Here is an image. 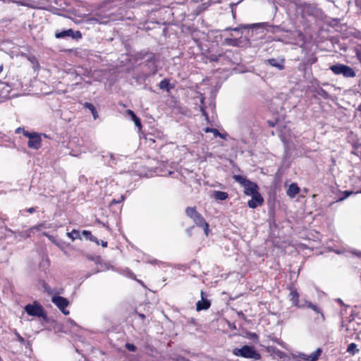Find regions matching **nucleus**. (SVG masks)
I'll list each match as a JSON object with an SVG mask.
<instances>
[{"label":"nucleus","instance_id":"1","mask_svg":"<svg viewBox=\"0 0 361 361\" xmlns=\"http://www.w3.org/2000/svg\"><path fill=\"white\" fill-rule=\"evenodd\" d=\"M109 3L104 4L94 14L88 15L86 17V21L91 23L104 24L112 20L113 13L109 11L111 7L109 6Z\"/></svg>","mask_w":361,"mask_h":361},{"label":"nucleus","instance_id":"2","mask_svg":"<svg viewBox=\"0 0 361 361\" xmlns=\"http://www.w3.org/2000/svg\"><path fill=\"white\" fill-rule=\"evenodd\" d=\"M142 73H139L135 78L145 80L149 76L154 75L157 72V67L153 54H149L146 59L145 63L142 66Z\"/></svg>","mask_w":361,"mask_h":361},{"label":"nucleus","instance_id":"3","mask_svg":"<svg viewBox=\"0 0 361 361\" xmlns=\"http://www.w3.org/2000/svg\"><path fill=\"white\" fill-rule=\"evenodd\" d=\"M233 179L240 184L241 186L244 188V193L250 196L259 192V187L258 185L254 183L246 178L245 177L240 175H234L233 176Z\"/></svg>","mask_w":361,"mask_h":361},{"label":"nucleus","instance_id":"4","mask_svg":"<svg viewBox=\"0 0 361 361\" xmlns=\"http://www.w3.org/2000/svg\"><path fill=\"white\" fill-rule=\"evenodd\" d=\"M232 353L235 356L252 359L254 360H259L261 358L260 354L255 349V347L252 345H245L241 348H235L232 350Z\"/></svg>","mask_w":361,"mask_h":361},{"label":"nucleus","instance_id":"5","mask_svg":"<svg viewBox=\"0 0 361 361\" xmlns=\"http://www.w3.org/2000/svg\"><path fill=\"white\" fill-rule=\"evenodd\" d=\"M330 70L336 75H342L345 78H354L355 71L347 65L337 63L330 67Z\"/></svg>","mask_w":361,"mask_h":361},{"label":"nucleus","instance_id":"6","mask_svg":"<svg viewBox=\"0 0 361 361\" xmlns=\"http://www.w3.org/2000/svg\"><path fill=\"white\" fill-rule=\"evenodd\" d=\"M24 310L30 316L46 318V314L42 306L36 302L25 305Z\"/></svg>","mask_w":361,"mask_h":361},{"label":"nucleus","instance_id":"7","mask_svg":"<svg viewBox=\"0 0 361 361\" xmlns=\"http://www.w3.org/2000/svg\"><path fill=\"white\" fill-rule=\"evenodd\" d=\"M24 135L29 138L27 146L31 149H38L41 147L42 138L39 133L24 131Z\"/></svg>","mask_w":361,"mask_h":361},{"label":"nucleus","instance_id":"8","mask_svg":"<svg viewBox=\"0 0 361 361\" xmlns=\"http://www.w3.org/2000/svg\"><path fill=\"white\" fill-rule=\"evenodd\" d=\"M55 37L57 39L71 37L73 39H79L82 38V33L79 30H73V29H68L55 33Z\"/></svg>","mask_w":361,"mask_h":361},{"label":"nucleus","instance_id":"9","mask_svg":"<svg viewBox=\"0 0 361 361\" xmlns=\"http://www.w3.org/2000/svg\"><path fill=\"white\" fill-rule=\"evenodd\" d=\"M51 302L65 314L68 315L69 311L66 310V307L68 305V300L59 295H54L51 298Z\"/></svg>","mask_w":361,"mask_h":361},{"label":"nucleus","instance_id":"10","mask_svg":"<svg viewBox=\"0 0 361 361\" xmlns=\"http://www.w3.org/2000/svg\"><path fill=\"white\" fill-rule=\"evenodd\" d=\"M192 221L197 226L202 228L205 235H208L209 224L206 222L201 214L198 212V214L194 216Z\"/></svg>","mask_w":361,"mask_h":361},{"label":"nucleus","instance_id":"11","mask_svg":"<svg viewBox=\"0 0 361 361\" xmlns=\"http://www.w3.org/2000/svg\"><path fill=\"white\" fill-rule=\"evenodd\" d=\"M322 353L321 348H317L314 352L310 355H306L305 353H300L299 357L305 361H317Z\"/></svg>","mask_w":361,"mask_h":361},{"label":"nucleus","instance_id":"12","mask_svg":"<svg viewBox=\"0 0 361 361\" xmlns=\"http://www.w3.org/2000/svg\"><path fill=\"white\" fill-rule=\"evenodd\" d=\"M211 306L210 300L204 298V293L201 291V300L196 303L197 311L208 310Z\"/></svg>","mask_w":361,"mask_h":361},{"label":"nucleus","instance_id":"13","mask_svg":"<svg viewBox=\"0 0 361 361\" xmlns=\"http://www.w3.org/2000/svg\"><path fill=\"white\" fill-rule=\"evenodd\" d=\"M250 196L252 199L247 202V205L250 208L255 209L262 204L264 200L259 192Z\"/></svg>","mask_w":361,"mask_h":361},{"label":"nucleus","instance_id":"14","mask_svg":"<svg viewBox=\"0 0 361 361\" xmlns=\"http://www.w3.org/2000/svg\"><path fill=\"white\" fill-rule=\"evenodd\" d=\"M266 62L269 65L276 67L280 71L284 69V59H269L267 60Z\"/></svg>","mask_w":361,"mask_h":361},{"label":"nucleus","instance_id":"15","mask_svg":"<svg viewBox=\"0 0 361 361\" xmlns=\"http://www.w3.org/2000/svg\"><path fill=\"white\" fill-rule=\"evenodd\" d=\"M290 300L292 302L294 306L300 307L299 305V293L297 290L294 288H290L289 294Z\"/></svg>","mask_w":361,"mask_h":361},{"label":"nucleus","instance_id":"16","mask_svg":"<svg viewBox=\"0 0 361 361\" xmlns=\"http://www.w3.org/2000/svg\"><path fill=\"white\" fill-rule=\"evenodd\" d=\"M300 192V188L296 183H291L287 190V195L290 197H295Z\"/></svg>","mask_w":361,"mask_h":361},{"label":"nucleus","instance_id":"17","mask_svg":"<svg viewBox=\"0 0 361 361\" xmlns=\"http://www.w3.org/2000/svg\"><path fill=\"white\" fill-rule=\"evenodd\" d=\"M212 197L216 200H226L228 197V194L226 192L215 190L213 192Z\"/></svg>","mask_w":361,"mask_h":361},{"label":"nucleus","instance_id":"18","mask_svg":"<svg viewBox=\"0 0 361 361\" xmlns=\"http://www.w3.org/2000/svg\"><path fill=\"white\" fill-rule=\"evenodd\" d=\"M159 87L161 90H166L167 92H169L173 87L171 85L169 79L164 78L159 82Z\"/></svg>","mask_w":361,"mask_h":361},{"label":"nucleus","instance_id":"19","mask_svg":"<svg viewBox=\"0 0 361 361\" xmlns=\"http://www.w3.org/2000/svg\"><path fill=\"white\" fill-rule=\"evenodd\" d=\"M306 305L307 306L312 309L313 311H314L316 313H318V314H321V317H322V319L323 321H324L325 319V317H324V314L322 313V310H320V308L316 305H314L312 304L311 302H306Z\"/></svg>","mask_w":361,"mask_h":361},{"label":"nucleus","instance_id":"20","mask_svg":"<svg viewBox=\"0 0 361 361\" xmlns=\"http://www.w3.org/2000/svg\"><path fill=\"white\" fill-rule=\"evenodd\" d=\"M80 235H82L85 236L90 240H91L92 242L95 243L97 245L99 244V240L96 237L92 235L91 232L89 231H83Z\"/></svg>","mask_w":361,"mask_h":361},{"label":"nucleus","instance_id":"21","mask_svg":"<svg viewBox=\"0 0 361 361\" xmlns=\"http://www.w3.org/2000/svg\"><path fill=\"white\" fill-rule=\"evenodd\" d=\"M198 214V212L196 209V207H188L185 209V214L192 219L194 216Z\"/></svg>","mask_w":361,"mask_h":361},{"label":"nucleus","instance_id":"22","mask_svg":"<svg viewBox=\"0 0 361 361\" xmlns=\"http://www.w3.org/2000/svg\"><path fill=\"white\" fill-rule=\"evenodd\" d=\"M84 106L86 107L87 109H88L92 112V116L94 119H96L98 117L97 112L95 109V107L94 106V105L92 104L89 103V102H85L84 104Z\"/></svg>","mask_w":361,"mask_h":361},{"label":"nucleus","instance_id":"23","mask_svg":"<svg viewBox=\"0 0 361 361\" xmlns=\"http://www.w3.org/2000/svg\"><path fill=\"white\" fill-rule=\"evenodd\" d=\"M205 131H206L207 133H209H209H212L215 137H221V138H223V139H225V138H226V135H224V134H222V133H220L217 129H216V128H207L205 129Z\"/></svg>","mask_w":361,"mask_h":361},{"label":"nucleus","instance_id":"24","mask_svg":"<svg viewBox=\"0 0 361 361\" xmlns=\"http://www.w3.org/2000/svg\"><path fill=\"white\" fill-rule=\"evenodd\" d=\"M67 235L72 240H74L77 238H81L80 233L78 230L73 229L71 232L67 233Z\"/></svg>","mask_w":361,"mask_h":361},{"label":"nucleus","instance_id":"25","mask_svg":"<svg viewBox=\"0 0 361 361\" xmlns=\"http://www.w3.org/2000/svg\"><path fill=\"white\" fill-rule=\"evenodd\" d=\"M347 352L351 355H355L359 352V350L357 348V345L354 343H352L348 345Z\"/></svg>","mask_w":361,"mask_h":361},{"label":"nucleus","instance_id":"26","mask_svg":"<svg viewBox=\"0 0 361 361\" xmlns=\"http://www.w3.org/2000/svg\"><path fill=\"white\" fill-rule=\"evenodd\" d=\"M224 41L227 45L233 46V47L238 45V39L236 38H235V39L226 38Z\"/></svg>","mask_w":361,"mask_h":361},{"label":"nucleus","instance_id":"27","mask_svg":"<svg viewBox=\"0 0 361 361\" xmlns=\"http://www.w3.org/2000/svg\"><path fill=\"white\" fill-rule=\"evenodd\" d=\"M317 94L324 99H327L330 98V94L322 88H320L317 90Z\"/></svg>","mask_w":361,"mask_h":361},{"label":"nucleus","instance_id":"28","mask_svg":"<svg viewBox=\"0 0 361 361\" xmlns=\"http://www.w3.org/2000/svg\"><path fill=\"white\" fill-rule=\"evenodd\" d=\"M32 232V231L30 228L27 231L19 232V235L23 238H30Z\"/></svg>","mask_w":361,"mask_h":361},{"label":"nucleus","instance_id":"29","mask_svg":"<svg viewBox=\"0 0 361 361\" xmlns=\"http://www.w3.org/2000/svg\"><path fill=\"white\" fill-rule=\"evenodd\" d=\"M131 118L133 119V121L135 123V125L137 127L141 128L142 125H141L140 119L135 114V116H132Z\"/></svg>","mask_w":361,"mask_h":361},{"label":"nucleus","instance_id":"30","mask_svg":"<svg viewBox=\"0 0 361 361\" xmlns=\"http://www.w3.org/2000/svg\"><path fill=\"white\" fill-rule=\"evenodd\" d=\"M42 228H47V227L46 226L44 223H41V224H39L38 225L32 226L30 228H31L32 231H33V230L40 231V229Z\"/></svg>","mask_w":361,"mask_h":361},{"label":"nucleus","instance_id":"31","mask_svg":"<svg viewBox=\"0 0 361 361\" xmlns=\"http://www.w3.org/2000/svg\"><path fill=\"white\" fill-rule=\"evenodd\" d=\"M14 334L16 336L17 340L21 343L24 344L25 343V340L15 330Z\"/></svg>","mask_w":361,"mask_h":361},{"label":"nucleus","instance_id":"32","mask_svg":"<svg viewBox=\"0 0 361 361\" xmlns=\"http://www.w3.org/2000/svg\"><path fill=\"white\" fill-rule=\"evenodd\" d=\"M126 348L130 352H135L136 350L135 345L132 343H127L126 344Z\"/></svg>","mask_w":361,"mask_h":361},{"label":"nucleus","instance_id":"33","mask_svg":"<svg viewBox=\"0 0 361 361\" xmlns=\"http://www.w3.org/2000/svg\"><path fill=\"white\" fill-rule=\"evenodd\" d=\"M353 192L352 191H348V190H345L343 194H344V196L342 197H340L339 198V201H343L344 200L345 198L348 197L351 194H353Z\"/></svg>","mask_w":361,"mask_h":361},{"label":"nucleus","instance_id":"34","mask_svg":"<svg viewBox=\"0 0 361 361\" xmlns=\"http://www.w3.org/2000/svg\"><path fill=\"white\" fill-rule=\"evenodd\" d=\"M42 287H43L44 291H46L47 293H48L49 294L52 293L51 288L47 283L44 282L42 284Z\"/></svg>","mask_w":361,"mask_h":361},{"label":"nucleus","instance_id":"35","mask_svg":"<svg viewBox=\"0 0 361 361\" xmlns=\"http://www.w3.org/2000/svg\"><path fill=\"white\" fill-rule=\"evenodd\" d=\"M200 110H201V111H202V116H204L205 117V119H206V120H208V119H209V116H208V114H207V113L206 112L205 109H204L202 106H201V107H200Z\"/></svg>","mask_w":361,"mask_h":361},{"label":"nucleus","instance_id":"36","mask_svg":"<svg viewBox=\"0 0 361 361\" xmlns=\"http://www.w3.org/2000/svg\"><path fill=\"white\" fill-rule=\"evenodd\" d=\"M351 252L353 255H356L358 257H361V252L354 250Z\"/></svg>","mask_w":361,"mask_h":361},{"label":"nucleus","instance_id":"37","mask_svg":"<svg viewBox=\"0 0 361 361\" xmlns=\"http://www.w3.org/2000/svg\"><path fill=\"white\" fill-rule=\"evenodd\" d=\"M24 131H25V129H24L23 128H20V127L18 128L16 130V133H21V132H22V133L24 134Z\"/></svg>","mask_w":361,"mask_h":361},{"label":"nucleus","instance_id":"38","mask_svg":"<svg viewBox=\"0 0 361 361\" xmlns=\"http://www.w3.org/2000/svg\"><path fill=\"white\" fill-rule=\"evenodd\" d=\"M231 30V27H227V28L226 29V30ZM232 30H233V31H234V32H240V29H239L238 27L233 28V29H232Z\"/></svg>","mask_w":361,"mask_h":361},{"label":"nucleus","instance_id":"39","mask_svg":"<svg viewBox=\"0 0 361 361\" xmlns=\"http://www.w3.org/2000/svg\"><path fill=\"white\" fill-rule=\"evenodd\" d=\"M99 271L98 269L94 271L92 273H88L86 276H85V279H87L88 277H90L92 274H96Z\"/></svg>","mask_w":361,"mask_h":361},{"label":"nucleus","instance_id":"40","mask_svg":"<svg viewBox=\"0 0 361 361\" xmlns=\"http://www.w3.org/2000/svg\"><path fill=\"white\" fill-rule=\"evenodd\" d=\"M127 113L130 116V117L135 116V114L132 110L130 109L127 110Z\"/></svg>","mask_w":361,"mask_h":361},{"label":"nucleus","instance_id":"41","mask_svg":"<svg viewBox=\"0 0 361 361\" xmlns=\"http://www.w3.org/2000/svg\"><path fill=\"white\" fill-rule=\"evenodd\" d=\"M27 212H28L29 213H33V212H35V209L34 207H30V208H29V209H27Z\"/></svg>","mask_w":361,"mask_h":361},{"label":"nucleus","instance_id":"42","mask_svg":"<svg viewBox=\"0 0 361 361\" xmlns=\"http://www.w3.org/2000/svg\"><path fill=\"white\" fill-rule=\"evenodd\" d=\"M101 245L102 247H107V242L106 241H102Z\"/></svg>","mask_w":361,"mask_h":361},{"label":"nucleus","instance_id":"43","mask_svg":"<svg viewBox=\"0 0 361 361\" xmlns=\"http://www.w3.org/2000/svg\"><path fill=\"white\" fill-rule=\"evenodd\" d=\"M250 338H257L258 336L255 333L250 334Z\"/></svg>","mask_w":361,"mask_h":361},{"label":"nucleus","instance_id":"44","mask_svg":"<svg viewBox=\"0 0 361 361\" xmlns=\"http://www.w3.org/2000/svg\"><path fill=\"white\" fill-rule=\"evenodd\" d=\"M5 228H6V230L7 231L10 232L11 233H12V234H15L16 233L13 231H12L11 229L8 228V227L6 226Z\"/></svg>","mask_w":361,"mask_h":361},{"label":"nucleus","instance_id":"45","mask_svg":"<svg viewBox=\"0 0 361 361\" xmlns=\"http://www.w3.org/2000/svg\"><path fill=\"white\" fill-rule=\"evenodd\" d=\"M138 316L140 318H141L142 319H144L145 318V315L144 314H142V313H139L138 314Z\"/></svg>","mask_w":361,"mask_h":361},{"label":"nucleus","instance_id":"46","mask_svg":"<svg viewBox=\"0 0 361 361\" xmlns=\"http://www.w3.org/2000/svg\"><path fill=\"white\" fill-rule=\"evenodd\" d=\"M357 59L359 60V61L361 63V53H357Z\"/></svg>","mask_w":361,"mask_h":361},{"label":"nucleus","instance_id":"47","mask_svg":"<svg viewBox=\"0 0 361 361\" xmlns=\"http://www.w3.org/2000/svg\"><path fill=\"white\" fill-rule=\"evenodd\" d=\"M120 202V201H116L115 200H112L111 202V204H116V203H118Z\"/></svg>","mask_w":361,"mask_h":361},{"label":"nucleus","instance_id":"48","mask_svg":"<svg viewBox=\"0 0 361 361\" xmlns=\"http://www.w3.org/2000/svg\"><path fill=\"white\" fill-rule=\"evenodd\" d=\"M149 263H151V264H157L158 261L157 259H154L152 261H149Z\"/></svg>","mask_w":361,"mask_h":361},{"label":"nucleus","instance_id":"49","mask_svg":"<svg viewBox=\"0 0 361 361\" xmlns=\"http://www.w3.org/2000/svg\"><path fill=\"white\" fill-rule=\"evenodd\" d=\"M51 241H54V237L51 235H49V236L47 237Z\"/></svg>","mask_w":361,"mask_h":361},{"label":"nucleus","instance_id":"50","mask_svg":"<svg viewBox=\"0 0 361 361\" xmlns=\"http://www.w3.org/2000/svg\"><path fill=\"white\" fill-rule=\"evenodd\" d=\"M337 301H338V302L339 304H341V305H343V301H342L340 298H338V299L337 300Z\"/></svg>","mask_w":361,"mask_h":361},{"label":"nucleus","instance_id":"51","mask_svg":"<svg viewBox=\"0 0 361 361\" xmlns=\"http://www.w3.org/2000/svg\"><path fill=\"white\" fill-rule=\"evenodd\" d=\"M0 219L1 220H3V221H5L6 220V218H4V216H2L1 214H0Z\"/></svg>","mask_w":361,"mask_h":361},{"label":"nucleus","instance_id":"52","mask_svg":"<svg viewBox=\"0 0 361 361\" xmlns=\"http://www.w3.org/2000/svg\"><path fill=\"white\" fill-rule=\"evenodd\" d=\"M281 140H282V141H283L284 143H286V139H285V137H284L283 136H281Z\"/></svg>","mask_w":361,"mask_h":361},{"label":"nucleus","instance_id":"53","mask_svg":"<svg viewBox=\"0 0 361 361\" xmlns=\"http://www.w3.org/2000/svg\"><path fill=\"white\" fill-rule=\"evenodd\" d=\"M43 235H45L46 237H48L49 234L48 233L44 232L43 233Z\"/></svg>","mask_w":361,"mask_h":361},{"label":"nucleus","instance_id":"54","mask_svg":"<svg viewBox=\"0 0 361 361\" xmlns=\"http://www.w3.org/2000/svg\"><path fill=\"white\" fill-rule=\"evenodd\" d=\"M173 173V171H169V173H168L169 175H171Z\"/></svg>","mask_w":361,"mask_h":361},{"label":"nucleus","instance_id":"55","mask_svg":"<svg viewBox=\"0 0 361 361\" xmlns=\"http://www.w3.org/2000/svg\"><path fill=\"white\" fill-rule=\"evenodd\" d=\"M276 40H277V41H283L281 39H279H279H277Z\"/></svg>","mask_w":361,"mask_h":361},{"label":"nucleus","instance_id":"56","mask_svg":"<svg viewBox=\"0 0 361 361\" xmlns=\"http://www.w3.org/2000/svg\"><path fill=\"white\" fill-rule=\"evenodd\" d=\"M300 39H302L304 38L303 36H300Z\"/></svg>","mask_w":361,"mask_h":361},{"label":"nucleus","instance_id":"57","mask_svg":"<svg viewBox=\"0 0 361 361\" xmlns=\"http://www.w3.org/2000/svg\"><path fill=\"white\" fill-rule=\"evenodd\" d=\"M357 193H361V190L359 192H355V194Z\"/></svg>","mask_w":361,"mask_h":361}]
</instances>
